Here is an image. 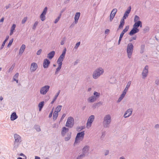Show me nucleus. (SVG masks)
<instances>
[{
	"mask_svg": "<svg viewBox=\"0 0 159 159\" xmlns=\"http://www.w3.org/2000/svg\"><path fill=\"white\" fill-rule=\"evenodd\" d=\"M125 94L124 93H122L120 97H119V98H118L117 101V102H120L122 99L125 96Z\"/></svg>",
	"mask_w": 159,
	"mask_h": 159,
	"instance_id": "nucleus-31",
	"label": "nucleus"
},
{
	"mask_svg": "<svg viewBox=\"0 0 159 159\" xmlns=\"http://www.w3.org/2000/svg\"><path fill=\"white\" fill-rule=\"evenodd\" d=\"M40 18L42 21H44L46 19L45 15L41 13L40 16Z\"/></svg>",
	"mask_w": 159,
	"mask_h": 159,
	"instance_id": "nucleus-36",
	"label": "nucleus"
},
{
	"mask_svg": "<svg viewBox=\"0 0 159 159\" xmlns=\"http://www.w3.org/2000/svg\"><path fill=\"white\" fill-rule=\"evenodd\" d=\"M52 113H53V110L51 111V112L49 114V118H50V117H51L52 116Z\"/></svg>",
	"mask_w": 159,
	"mask_h": 159,
	"instance_id": "nucleus-61",
	"label": "nucleus"
},
{
	"mask_svg": "<svg viewBox=\"0 0 159 159\" xmlns=\"http://www.w3.org/2000/svg\"><path fill=\"white\" fill-rule=\"evenodd\" d=\"M50 87V86L48 85H46L41 87L40 90V94L42 95L46 94L49 91Z\"/></svg>",
	"mask_w": 159,
	"mask_h": 159,
	"instance_id": "nucleus-7",
	"label": "nucleus"
},
{
	"mask_svg": "<svg viewBox=\"0 0 159 159\" xmlns=\"http://www.w3.org/2000/svg\"><path fill=\"white\" fill-rule=\"evenodd\" d=\"M149 30V28L147 26L145 27L144 29H143V31L144 32H146L147 31H148Z\"/></svg>",
	"mask_w": 159,
	"mask_h": 159,
	"instance_id": "nucleus-52",
	"label": "nucleus"
},
{
	"mask_svg": "<svg viewBox=\"0 0 159 159\" xmlns=\"http://www.w3.org/2000/svg\"><path fill=\"white\" fill-rule=\"evenodd\" d=\"M94 118V116L93 115H92L89 117L86 123V127L87 128H89L91 127Z\"/></svg>",
	"mask_w": 159,
	"mask_h": 159,
	"instance_id": "nucleus-8",
	"label": "nucleus"
},
{
	"mask_svg": "<svg viewBox=\"0 0 159 159\" xmlns=\"http://www.w3.org/2000/svg\"><path fill=\"white\" fill-rule=\"evenodd\" d=\"M66 116V115L65 114H63V115H62V116L61 118V120L63 119Z\"/></svg>",
	"mask_w": 159,
	"mask_h": 159,
	"instance_id": "nucleus-63",
	"label": "nucleus"
},
{
	"mask_svg": "<svg viewBox=\"0 0 159 159\" xmlns=\"http://www.w3.org/2000/svg\"><path fill=\"white\" fill-rule=\"evenodd\" d=\"M14 137L15 139L14 147V148H16L18 147L21 142V137L19 134H14Z\"/></svg>",
	"mask_w": 159,
	"mask_h": 159,
	"instance_id": "nucleus-4",
	"label": "nucleus"
},
{
	"mask_svg": "<svg viewBox=\"0 0 159 159\" xmlns=\"http://www.w3.org/2000/svg\"><path fill=\"white\" fill-rule=\"evenodd\" d=\"M85 135L84 131L78 133L76 135L74 144L77 143L80 140H83Z\"/></svg>",
	"mask_w": 159,
	"mask_h": 159,
	"instance_id": "nucleus-5",
	"label": "nucleus"
},
{
	"mask_svg": "<svg viewBox=\"0 0 159 159\" xmlns=\"http://www.w3.org/2000/svg\"><path fill=\"white\" fill-rule=\"evenodd\" d=\"M4 18L3 17H2L0 20V22H3L4 21Z\"/></svg>",
	"mask_w": 159,
	"mask_h": 159,
	"instance_id": "nucleus-64",
	"label": "nucleus"
},
{
	"mask_svg": "<svg viewBox=\"0 0 159 159\" xmlns=\"http://www.w3.org/2000/svg\"><path fill=\"white\" fill-rule=\"evenodd\" d=\"M19 76V73H16L14 76L13 79H16Z\"/></svg>",
	"mask_w": 159,
	"mask_h": 159,
	"instance_id": "nucleus-54",
	"label": "nucleus"
},
{
	"mask_svg": "<svg viewBox=\"0 0 159 159\" xmlns=\"http://www.w3.org/2000/svg\"><path fill=\"white\" fill-rule=\"evenodd\" d=\"M80 42H79L78 43H77L76 44V45H75V48H77L79 46H80Z\"/></svg>",
	"mask_w": 159,
	"mask_h": 159,
	"instance_id": "nucleus-56",
	"label": "nucleus"
},
{
	"mask_svg": "<svg viewBox=\"0 0 159 159\" xmlns=\"http://www.w3.org/2000/svg\"><path fill=\"white\" fill-rule=\"evenodd\" d=\"M66 49L65 48L62 52V54L60 56L59 58L63 60L66 53Z\"/></svg>",
	"mask_w": 159,
	"mask_h": 159,
	"instance_id": "nucleus-26",
	"label": "nucleus"
},
{
	"mask_svg": "<svg viewBox=\"0 0 159 159\" xmlns=\"http://www.w3.org/2000/svg\"><path fill=\"white\" fill-rule=\"evenodd\" d=\"M17 118L18 116L15 112H13L12 113L11 116V120L12 121L14 120Z\"/></svg>",
	"mask_w": 159,
	"mask_h": 159,
	"instance_id": "nucleus-22",
	"label": "nucleus"
},
{
	"mask_svg": "<svg viewBox=\"0 0 159 159\" xmlns=\"http://www.w3.org/2000/svg\"><path fill=\"white\" fill-rule=\"evenodd\" d=\"M15 66V65L14 64L8 70V72H10L11 71L13 70Z\"/></svg>",
	"mask_w": 159,
	"mask_h": 159,
	"instance_id": "nucleus-53",
	"label": "nucleus"
},
{
	"mask_svg": "<svg viewBox=\"0 0 159 159\" xmlns=\"http://www.w3.org/2000/svg\"><path fill=\"white\" fill-rule=\"evenodd\" d=\"M109 151L108 150H106L105 152V155L107 156L109 154Z\"/></svg>",
	"mask_w": 159,
	"mask_h": 159,
	"instance_id": "nucleus-58",
	"label": "nucleus"
},
{
	"mask_svg": "<svg viewBox=\"0 0 159 159\" xmlns=\"http://www.w3.org/2000/svg\"><path fill=\"white\" fill-rule=\"evenodd\" d=\"M66 38L65 37L63 38V39L61 41V44L62 45H63L64 44L65 42L66 41Z\"/></svg>",
	"mask_w": 159,
	"mask_h": 159,
	"instance_id": "nucleus-48",
	"label": "nucleus"
},
{
	"mask_svg": "<svg viewBox=\"0 0 159 159\" xmlns=\"http://www.w3.org/2000/svg\"><path fill=\"white\" fill-rule=\"evenodd\" d=\"M142 22L141 21H139L137 22H135L133 25V27L138 28L139 27H142Z\"/></svg>",
	"mask_w": 159,
	"mask_h": 159,
	"instance_id": "nucleus-18",
	"label": "nucleus"
},
{
	"mask_svg": "<svg viewBox=\"0 0 159 159\" xmlns=\"http://www.w3.org/2000/svg\"><path fill=\"white\" fill-rule=\"evenodd\" d=\"M60 92V90H59L57 92V93H56V94L55 95L53 99H54L56 101V100L57 99L58 96L59 95Z\"/></svg>",
	"mask_w": 159,
	"mask_h": 159,
	"instance_id": "nucleus-46",
	"label": "nucleus"
},
{
	"mask_svg": "<svg viewBox=\"0 0 159 159\" xmlns=\"http://www.w3.org/2000/svg\"><path fill=\"white\" fill-rule=\"evenodd\" d=\"M71 136V133H68L67 134V136L65 138V140L66 141H67L70 139Z\"/></svg>",
	"mask_w": 159,
	"mask_h": 159,
	"instance_id": "nucleus-30",
	"label": "nucleus"
},
{
	"mask_svg": "<svg viewBox=\"0 0 159 159\" xmlns=\"http://www.w3.org/2000/svg\"><path fill=\"white\" fill-rule=\"evenodd\" d=\"M42 50L41 49H39L37 52V55H40L42 52Z\"/></svg>",
	"mask_w": 159,
	"mask_h": 159,
	"instance_id": "nucleus-55",
	"label": "nucleus"
},
{
	"mask_svg": "<svg viewBox=\"0 0 159 159\" xmlns=\"http://www.w3.org/2000/svg\"><path fill=\"white\" fill-rule=\"evenodd\" d=\"M69 130V129L66 128L65 127H64L62 128L61 131V134L62 136H64L65 135L66 133Z\"/></svg>",
	"mask_w": 159,
	"mask_h": 159,
	"instance_id": "nucleus-19",
	"label": "nucleus"
},
{
	"mask_svg": "<svg viewBox=\"0 0 159 159\" xmlns=\"http://www.w3.org/2000/svg\"><path fill=\"white\" fill-rule=\"evenodd\" d=\"M61 66H58V67L56 69V70L55 72V74H57L58 73V72L60 70Z\"/></svg>",
	"mask_w": 159,
	"mask_h": 159,
	"instance_id": "nucleus-42",
	"label": "nucleus"
},
{
	"mask_svg": "<svg viewBox=\"0 0 159 159\" xmlns=\"http://www.w3.org/2000/svg\"><path fill=\"white\" fill-rule=\"evenodd\" d=\"M125 20H123V19H121L120 21V24L119 25L118 27V29H120L121 28H123Z\"/></svg>",
	"mask_w": 159,
	"mask_h": 159,
	"instance_id": "nucleus-29",
	"label": "nucleus"
},
{
	"mask_svg": "<svg viewBox=\"0 0 159 159\" xmlns=\"http://www.w3.org/2000/svg\"><path fill=\"white\" fill-rule=\"evenodd\" d=\"M38 22L36 21V22H35L34 23V24L33 26V27H32V29L34 30L36 29V28L38 25Z\"/></svg>",
	"mask_w": 159,
	"mask_h": 159,
	"instance_id": "nucleus-44",
	"label": "nucleus"
},
{
	"mask_svg": "<svg viewBox=\"0 0 159 159\" xmlns=\"http://www.w3.org/2000/svg\"><path fill=\"white\" fill-rule=\"evenodd\" d=\"M89 146L88 145L84 146L82 149V154L85 155V156L86 155H88L89 153Z\"/></svg>",
	"mask_w": 159,
	"mask_h": 159,
	"instance_id": "nucleus-11",
	"label": "nucleus"
},
{
	"mask_svg": "<svg viewBox=\"0 0 159 159\" xmlns=\"http://www.w3.org/2000/svg\"><path fill=\"white\" fill-rule=\"evenodd\" d=\"M63 60L58 58L57 61V63L58 64V66H61L62 64V61Z\"/></svg>",
	"mask_w": 159,
	"mask_h": 159,
	"instance_id": "nucleus-33",
	"label": "nucleus"
},
{
	"mask_svg": "<svg viewBox=\"0 0 159 159\" xmlns=\"http://www.w3.org/2000/svg\"><path fill=\"white\" fill-rule=\"evenodd\" d=\"M154 127L155 128H156V129H158V128H159V124H156L155 126H154Z\"/></svg>",
	"mask_w": 159,
	"mask_h": 159,
	"instance_id": "nucleus-62",
	"label": "nucleus"
},
{
	"mask_svg": "<svg viewBox=\"0 0 159 159\" xmlns=\"http://www.w3.org/2000/svg\"><path fill=\"white\" fill-rule=\"evenodd\" d=\"M48 10V8L47 7H45L43 11L42 12V14H44L45 15H46V13L47 11Z\"/></svg>",
	"mask_w": 159,
	"mask_h": 159,
	"instance_id": "nucleus-45",
	"label": "nucleus"
},
{
	"mask_svg": "<svg viewBox=\"0 0 159 159\" xmlns=\"http://www.w3.org/2000/svg\"><path fill=\"white\" fill-rule=\"evenodd\" d=\"M139 31V29L135 27H133V28L129 33V34L130 36H132L134 34L137 33Z\"/></svg>",
	"mask_w": 159,
	"mask_h": 159,
	"instance_id": "nucleus-16",
	"label": "nucleus"
},
{
	"mask_svg": "<svg viewBox=\"0 0 159 159\" xmlns=\"http://www.w3.org/2000/svg\"><path fill=\"white\" fill-rule=\"evenodd\" d=\"M38 68V65L36 63H32L30 66V70L31 72H34Z\"/></svg>",
	"mask_w": 159,
	"mask_h": 159,
	"instance_id": "nucleus-12",
	"label": "nucleus"
},
{
	"mask_svg": "<svg viewBox=\"0 0 159 159\" xmlns=\"http://www.w3.org/2000/svg\"><path fill=\"white\" fill-rule=\"evenodd\" d=\"M74 119L71 117H69L68 118L66 121V126L69 128H72L74 125Z\"/></svg>",
	"mask_w": 159,
	"mask_h": 159,
	"instance_id": "nucleus-6",
	"label": "nucleus"
},
{
	"mask_svg": "<svg viewBox=\"0 0 159 159\" xmlns=\"http://www.w3.org/2000/svg\"><path fill=\"white\" fill-rule=\"evenodd\" d=\"M50 61L47 58L45 59L43 63V67L44 68H48L50 64Z\"/></svg>",
	"mask_w": 159,
	"mask_h": 159,
	"instance_id": "nucleus-14",
	"label": "nucleus"
},
{
	"mask_svg": "<svg viewBox=\"0 0 159 159\" xmlns=\"http://www.w3.org/2000/svg\"><path fill=\"white\" fill-rule=\"evenodd\" d=\"M16 25L15 24H13L12 25V26L11 27V30L14 31V30H15V28L16 27Z\"/></svg>",
	"mask_w": 159,
	"mask_h": 159,
	"instance_id": "nucleus-47",
	"label": "nucleus"
},
{
	"mask_svg": "<svg viewBox=\"0 0 159 159\" xmlns=\"http://www.w3.org/2000/svg\"><path fill=\"white\" fill-rule=\"evenodd\" d=\"M131 84V81H129L128 83H127L126 87L125 88V89H124L123 93H124L125 94H126V93L127 91V90L128 89V88L129 87L130 85Z\"/></svg>",
	"mask_w": 159,
	"mask_h": 159,
	"instance_id": "nucleus-23",
	"label": "nucleus"
},
{
	"mask_svg": "<svg viewBox=\"0 0 159 159\" xmlns=\"http://www.w3.org/2000/svg\"><path fill=\"white\" fill-rule=\"evenodd\" d=\"M84 129V127L83 126H82L81 127H79L77 129V130L78 131H80L81 130L83 129Z\"/></svg>",
	"mask_w": 159,
	"mask_h": 159,
	"instance_id": "nucleus-57",
	"label": "nucleus"
},
{
	"mask_svg": "<svg viewBox=\"0 0 159 159\" xmlns=\"http://www.w3.org/2000/svg\"><path fill=\"white\" fill-rule=\"evenodd\" d=\"M44 102L43 101H42L40 102L38 104V107H39V111H40L42 108H43L44 105Z\"/></svg>",
	"mask_w": 159,
	"mask_h": 159,
	"instance_id": "nucleus-28",
	"label": "nucleus"
},
{
	"mask_svg": "<svg viewBox=\"0 0 159 159\" xmlns=\"http://www.w3.org/2000/svg\"><path fill=\"white\" fill-rule=\"evenodd\" d=\"M80 12H77L76 13L74 18L75 22V24H76L78 23V20L80 16Z\"/></svg>",
	"mask_w": 159,
	"mask_h": 159,
	"instance_id": "nucleus-21",
	"label": "nucleus"
},
{
	"mask_svg": "<svg viewBox=\"0 0 159 159\" xmlns=\"http://www.w3.org/2000/svg\"><path fill=\"white\" fill-rule=\"evenodd\" d=\"M61 14L60 13L59 16L57 17L55 19L54 22V23L56 24V23H57L58 21L60 19V18L61 17Z\"/></svg>",
	"mask_w": 159,
	"mask_h": 159,
	"instance_id": "nucleus-41",
	"label": "nucleus"
},
{
	"mask_svg": "<svg viewBox=\"0 0 159 159\" xmlns=\"http://www.w3.org/2000/svg\"><path fill=\"white\" fill-rule=\"evenodd\" d=\"M104 70L102 67H99L96 69L93 74V77L95 79L98 78L104 73Z\"/></svg>",
	"mask_w": 159,
	"mask_h": 159,
	"instance_id": "nucleus-2",
	"label": "nucleus"
},
{
	"mask_svg": "<svg viewBox=\"0 0 159 159\" xmlns=\"http://www.w3.org/2000/svg\"><path fill=\"white\" fill-rule=\"evenodd\" d=\"M102 103L101 102H99L98 103L93 104L92 106V107L95 108L96 107H99L100 105H102Z\"/></svg>",
	"mask_w": 159,
	"mask_h": 159,
	"instance_id": "nucleus-25",
	"label": "nucleus"
},
{
	"mask_svg": "<svg viewBox=\"0 0 159 159\" xmlns=\"http://www.w3.org/2000/svg\"><path fill=\"white\" fill-rule=\"evenodd\" d=\"M148 65L144 67L142 73V75L143 76L142 78L143 79H145L147 77L148 73Z\"/></svg>",
	"mask_w": 159,
	"mask_h": 159,
	"instance_id": "nucleus-10",
	"label": "nucleus"
},
{
	"mask_svg": "<svg viewBox=\"0 0 159 159\" xmlns=\"http://www.w3.org/2000/svg\"><path fill=\"white\" fill-rule=\"evenodd\" d=\"M13 41V39H12L9 42V43L7 45V47H9L12 44Z\"/></svg>",
	"mask_w": 159,
	"mask_h": 159,
	"instance_id": "nucleus-49",
	"label": "nucleus"
},
{
	"mask_svg": "<svg viewBox=\"0 0 159 159\" xmlns=\"http://www.w3.org/2000/svg\"><path fill=\"white\" fill-rule=\"evenodd\" d=\"M27 19V17H25L22 20L21 23L22 24L25 23Z\"/></svg>",
	"mask_w": 159,
	"mask_h": 159,
	"instance_id": "nucleus-51",
	"label": "nucleus"
},
{
	"mask_svg": "<svg viewBox=\"0 0 159 159\" xmlns=\"http://www.w3.org/2000/svg\"><path fill=\"white\" fill-rule=\"evenodd\" d=\"M129 28V25H127L125 26V28L123 30L121 33L120 37L119 39L118 40V44L119 45L120 44V42L122 40V38L125 33L127 32Z\"/></svg>",
	"mask_w": 159,
	"mask_h": 159,
	"instance_id": "nucleus-9",
	"label": "nucleus"
},
{
	"mask_svg": "<svg viewBox=\"0 0 159 159\" xmlns=\"http://www.w3.org/2000/svg\"><path fill=\"white\" fill-rule=\"evenodd\" d=\"M9 36L7 35V36H6V37L5 40H4V41L3 42L1 46V48H0V50H2V49L3 48L6 42L8 40V39H9Z\"/></svg>",
	"mask_w": 159,
	"mask_h": 159,
	"instance_id": "nucleus-27",
	"label": "nucleus"
},
{
	"mask_svg": "<svg viewBox=\"0 0 159 159\" xmlns=\"http://www.w3.org/2000/svg\"><path fill=\"white\" fill-rule=\"evenodd\" d=\"M55 54V52L54 51H51L49 53L47 56V57L50 59H51L53 58Z\"/></svg>",
	"mask_w": 159,
	"mask_h": 159,
	"instance_id": "nucleus-20",
	"label": "nucleus"
},
{
	"mask_svg": "<svg viewBox=\"0 0 159 159\" xmlns=\"http://www.w3.org/2000/svg\"><path fill=\"white\" fill-rule=\"evenodd\" d=\"M88 101L90 102H93L95 101L94 99V96H93L89 97L88 99Z\"/></svg>",
	"mask_w": 159,
	"mask_h": 159,
	"instance_id": "nucleus-32",
	"label": "nucleus"
},
{
	"mask_svg": "<svg viewBox=\"0 0 159 159\" xmlns=\"http://www.w3.org/2000/svg\"><path fill=\"white\" fill-rule=\"evenodd\" d=\"M132 111L133 110L132 108H129L128 109L125 113L124 117L125 118L129 117L131 115Z\"/></svg>",
	"mask_w": 159,
	"mask_h": 159,
	"instance_id": "nucleus-17",
	"label": "nucleus"
},
{
	"mask_svg": "<svg viewBox=\"0 0 159 159\" xmlns=\"http://www.w3.org/2000/svg\"><path fill=\"white\" fill-rule=\"evenodd\" d=\"M139 20L140 18L137 15H135L134 16V22H137V21H140Z\"/></svg>",
	"mask_w": 159,
	"mask_h": 159,
	"instance_id": "nucleus-40",
	"label": "nucleus"
},
{
	"mask_svg": "<svg viewBox=\"0 0 159 159\" xmlns=\"http://www.w3.org/2000/svg\"><path fill=\"white\" fill-rule=\"evenodd\" d=\"M136 38H137L136 36H133V37H132L129 40V42H131L133 40H136Z\"/></svg>",
	"mask_w": 159,
	"mask_h": 159,
	"instance_id": "nucleus-50",
	"label": "nucleus"
},
{
	"mask_svg": "<svg viewBox=\"0 0 159 159\" xmlns=\"http://www.w3.org/2000/svg\"><path fill=\"white\" fill-rule=\"evenodd\" d=\"M145 48V45L144 44H142L141 46L140 53H143L144 52Z\"/></svg>",
	"mask_w": 159,
	"mask_h": 159,
	"instance_id": "nucleus-39",
	"label": "nucleus"
},
{
	"mask_svg": "<svg viewBox=\"0 0 159 159\" xmlns=\"http://www.w3.org/2000/svg\"><path fill=\"white\" fill-rule=\"evenodd\" d=\"M134 49V46L131 43H129L128 44L126 49L128 57L130 59L132 56Z\"/></svg>",
	"mask_w": 159,
	"mask_h": 159,
	"instance_id": "nucleus-3",
	"label": "nucleus"
},
{
	"mask_svg": "<svg viewBox=\"0 0 159 159\" xmlns=\"http://www.w3.org/2000/svg\"><path fill=\"white\" fill-rule=\"evenodd\" d=\"M58 116V112L55 111L53 114V119L55 120Z\"/></svg>",
	"mask_w": 159,
	"mask_h": 159,
	"instance_id": "nucleus-34",
	"label": "nucleus"
},
{
	"mask_svg": "<svg viewBox=\"0 0 159 159\" xmlns=\"http://www.w3.org/2000/svg\"><path fill=\"white\" fill-rule=\"evenodd\" d=\"M111 121V117L109 114L106 115L103 121V126L105 128H108Z\"/></svg>",
	"mask_w": 159,
	"mask_h": 159,
	"instance_id": "nucleus-1",
	"label": "nucleus"
},
{
	"mask_svg": "<svg viewBox=\"0 0 159 159\" xmlns=\"http://www.w3.org/2000/svg\"><path fill=\"white\" fill-rule=\"evenodd\" d=\"M109 31H110L108 29H107L105 30V32L106 34H108V33L109 32Z\"/></svg>",
	"mask_w": 159,
	"mask_h": 159,
	"instance_id": "nucleus-59",
	"label": "nucleus"
},
{
	"mask_svg": "<svg viewBox=\"0 0 159 159\" xmlns=\"http://www.w3.org/2000/svg\"><path fill=\"white\" fill-rule=\"evenodd\" d=\"M117 10L116 8L113 9L111 11L110 16V21H111L116 13Z\"/></svg>",
	"mask_w": 159,
	"mask_h": 159,
	"instance_id": "nucleus-13",
	"label": "nucleus"
},
{
	"mask_svg": "<svg viewBox=\"0 0 159 159\" xmlns=\"http://www.w3.org/2000/svg\"><path fill=\"white\" fill-rule=\"evenodd\" d=\"M131 6H129V7L128 9L125 11L124 16L122 17V19H123V20H125L126 19V18L128 17L131 11Z\"/></svg>",
	"mask_w": 159,
	"mask_h": 159,
	"instance_id": "nucleus-15",
	"label": "nucleus"
},
{
	"mask_svg": "<svg viewBox=\"0 0 159 159\" xmlns=\"http://www.w3.org/2000/svg\"><path fill=\"white\" fill-rule=\"evenodd\" d=\"M34 128L38 132H39L41 131L40 127L39 125H35L34 126Z\"/></svg>",
	"mask_w": 159,
	"mask_h": 159,
	"instance_id": "nucleus-38",
	"label": "nucleus"
},
{
	"mask_svg": "<svg viewBox=\"0 0 159 159\" xmlns=\"http://www.w3.org/2000/svg\"><path fill=\"white\" fill-rule=\"evenodd\" d=\"M94 95L98 98L100 96V93H99L97 92L96 91H94L93 93Z\"/></svg>",
	"mask_w": 159,
	"mask_h": 159,
	"instance_id": "nucleus-37",
	"label": "nucleus"
},
{
	"mask_svg": "<svg viewBox=\"0 0 159 159\" xmlns=\"http://www.w3.org/2000/svg\"><path fill=\"white\" fill-rule=\"evenodd\" d=\"M62 107V106L61 105L58 106L56 108L55 111H56L57 112H59L61 110Z\"/></svg>",
	"mask_w": 159,
	"mask_h": 159,
	"instance_id": "nucleus-35",
	"label": "nucleus"
},
{
	"mask_svg": "<svg viewBox=\"0 0 159 159\" xmlns=\"http://www.w3.org/2000/svg\"><path fill=\"white\" fill-rule=\"evenodd\" d=\"M25 44H22L20 49L19 50V54H22L24 52L25 49Z\"/></svg>",
	"mask_w": 159,
	"mask_h": 159,
	"instance_id": "nucleus-24",
	"label": "nucleus"
},
{
	"mask_svg": "<svg viewBox=\"0 0 159 159\" xmlns=\"http://www.w3.org/2000/svg\"><path fill=\"white\" fill-rule=\"evenodd\" d=\"M85 155L81 154L80 155L78 156L76 158V159H82L83 157H85Z\"/></svg>",
	"mask_w": 159,
	"mask_h": 159,
	"instance_id": "nucleus-43",
	"label": "nucleus"
},
{
	"mask_svg": "<svg viewBox=\"0 0 159 159\" xmlns=\"http://www.w3.org/2000/svg\"><path fill=\"white\" fill-rule=\"evenodd\" d=\"M155 83L157 85L159 84V80H158V79L156 80H155Z\"/></svg>",
	"mask_w": 159,
	"mask_h": 159,
	"instance_id": "nucleus-60",
	"label": "nucleus"
}]
</instances>
